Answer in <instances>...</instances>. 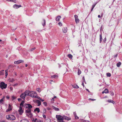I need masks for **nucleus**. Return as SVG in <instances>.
I'll return each mask as SVG.
<instances>
[{
	"mask_svg": "<svg viewBox=\"0 0 122 122\" xmlns=\"http://www.w3.org/2000/svg\"><path fill=\"white\" fill-rule=\"evenodd\" d=\"M121 64L120 62H119L117 64V66L118 67H119Z\"/></svg>",
	"mask_w": 122,
	"mask_h": 122,
	"instance_id": "obj_26",
	"label": "nucleus"
},
{
	"mask_svg": "<svg viewBox=\"0 0 122 122\" xmlns=\"http://www.w3.org/2000/svg\"><path fill=\"white\" fill-rule=\"evenodd\" d=\"M68 56V57L70 58H72V56L71 54H69L67 55Z\"/></svg>",
	"mask_w": 122,
	"mask_h": 122,
	"instance_id": "obj_28",
	"label": "nucleus"
},
{
	"mask_svg": "<svg viewBox=\"0 0 122 122\" xmlns=\"http://www.w3.org/2000/svg\"><path fill=\"white\" fill-rule=\"evenodd\" d=\"M0 75H3V74L2 72V71L0 72Z\"/></svg>",
	"mask_w": 122,
	"mask_h": 122,
	"instance_id": "obj_56",
	"label": "nucleus"
},
{
	"mask_svg": "<svg viewBox=\"0 0 122 122\" xmlns=\"http://www.w3.org/2000/svg\"><path fill=\"white\" fill-rule=\"evenodd\" d=\"M0 122H5V121L3 120H2Z\"/></svg>",
	"mask_w": 122,
	"mask_h": 122,
	"instance_id": "obj_64",
	"label": "nucleus"
},
{
	"mask_svg": "<svg viewBox=\"0 0 122 122\" xmlns=\"http://www.w3.org/2000/svg\"><path fill=\"white\" fill-rule=\"evenodd\" d=\"M53 108V109H55L56 111H58L59 110V109L58 108H56L55 107L53 106L52 107Z\"/></svg>",
	"mask_w": 122,
	"mask_h": 122,
	"instance_id": "obj_25",
	"label": "nucleus"
},
{
	"mask_svg": "<svg viewBox=\"0 0 122 122\" xmlns=\"http://www.w3.org/2000/svg\"><path fill=\"white\" fill-rule=\"evenodd\" d=\"M30 112L31 110L29 109H28L27 110H25V112L26 113H29Z\"/></svg>",
	"mask_w": 122,
	"mask_h": 122,
	"instance_id": "obj_23",
	"label": "nucleus"
},
{
	"mask_svg": "<svg viewBox=\"0 0 122 122\" xmlns=\"http://www.w3.org/2000/svg\"><path fill=\"white\" fill-rule=\"evenodd\" d=\"M56 118L57 119L58 122L63 121L64 119L63 116H61L60 115H56Z\"/></svg>",
	"mask_w": 122,
	"mask_h": 122,
	"instance_id": "obj_3",
	"label": "nucleus"
},
{
	"mask_svg": "<svg viewBox=\"0 0 122 122\" xmlns=\"http://www.w3.org/2000/svg\"><path fill=\"white\" fill-rule=\"evenodd\" d=\"M23 61H23L20 60H18V61H15L14 62V63L15 64H19L22 62H23Z\"/></svg>",
	"mask_w": 122,
	"mask_h": 122,
	"instance_id": "obj_8",
	"label": "nucleus"
},
{
	"mask_svg": "<svg viewBox=\"0 0 122 122\" xmlns=\"http://www.w3.org/2000/svg\"><path fill=\"white\" fill-rule=\"evenodd\" d=\"M21 7V5H18L17 4H15L13 6V7L15 9H17Z\"/></svg>",
	"mask_w": 122,
	"mask_h": 122,
	"instance_id": "obj_10",
	"label": "nucleus"
},
{
	"mask_svg": "<svg viewBox=\"0 0 122 122\" xmlns=\"http://www.w3.org/2000/svg\"><path fill=\"white\" fill-rule=\"evenodd\" d=\"M75 20L76 23H78L79 21V20L78 19V18L75 19Z\"/></svg>",
	"mask_w": 122,
	"mask_h": 122,
	"instance_id": "obj_31",
	"label": "nucleus"
},
{
	"mask_svg": "<svg viewBox=\"0 0 122 122\" xmlns=\"http://www.w3.org/2000/svg\"><path fill=\"white\" fill-rule=\"evenodd\" d=\"M43 104L45 106H47V104L46 102H43Z\"/></svg>",
	"mask_w": 122,
	"mask_h": 122,
	"instance_id": "obj_39",
	"label": "nucleus"
},
{
	"mask_svg": "<svg viewBox=\"0 0 122 122\" xmlns=\"http://www.w3.org/2000/svg\"><path fill=\"white\" fill-rule=\"evenodd\" d=\"M12 98L13 99V100H14V99H15V97H14L13 96L12 97Z\"/></svg>",
	"mask_w": 122,
	"mask_h": 122,
	"instance_id": "obj_60",
	"label": "nucleus"
},
{
	"mask_svg": "<svg viewBox=\"0 0 122 122\" xmlns=\"http://www.w3.org/2000/svg\"><path fill=\"white\" fill-rule=\"evenodd\" d=\"M10 115L6 116V118L7 119L10 120Z\"/></svg>",
	"mask_w": 122,
	"mask_h": 122,
	"instance_id": "obj_27",
	"label": "nucleus"
},
{
	"mask_svg": "<svg viewBox=\"0 0 122 122\" xmlns=\"http://www.w3.org/2000/svg\"><path fill=\"white\" fill-rule=\"evenodd\" d=\"M4 97L0 100V103H2L3 102L4 99Z\"/></svg>",
	"mask_w": 122,
	"mask_h": 122,
	"instance_id": "obj_29",
	"label": "nucleus"
},
{
	"mask_svg": "<svg viewBox=\"0 0 122 122\" xmlns=\"http://www.w3.org/2000/svg\"><path fill=\"white\" fill-rule=\"evenodd\" d=\"M36 90L39 92H41V90L40 88H37L36 89Z\"/></svg>",
	"mask_w": 122,
	"mask_h": 122,
	"instance_id": "obj_36",
	"label": "nucleus"
},
{
	"mask_svg": "<svg viewBox=\"0 0 122 122\" xmlns=\"http://www.w3.org/2000/svg\"><path fill=\"white\" fill-rule=\"evenodd\" d=\"M58 25H59L60 26H61L62 25V23L60 22H59V23H58Z\"/></svg>",
	"mask_w": 122,
	"mask_h": 122,
	"instance_id": "obj_49",
	"label": "nucleus"
},
{
	"mask_svg": "<svg viewBox=\"0 0 122 122\" xmlns=\"http://www.w3.org/2000/svg\"><path fill=\"white\" fill-rule=\"evenodd\" d=\"M19 113L20 115H21L23 112V111L22 109V108L21 107H20L19 109L18 110Z\"/></svg>",
	"mask_w": 122,
	"mask_h": 122,
	"instance_id": "obj_6",
	"label": "nucleus"
},
{
	"mask_svg": "<svg viewBox=\"0 0 122 122\" xmlns=\"http://www.w3.org/2000/svg\"><path fill=\"white\" fill-rule=\"evenodd\" d=\"M35 49H36V48L35 47H34V48H32L30 50V51H32L33 50H35Z\"/></svg>",
	"mask_w": 122,
	"mask_h": 122,
	"instance_id": "obj_40",
	"label": "nucleus"
},
{
	"mask_svg": "<svg viewBox=\"0 0 122 122\" xmlns=\"http://www.w3.org/2000/svg\"><path fill=\"white\" fill-rule=\"evenodd\" d=\"M73 114L74 116H76V113L75 112H73Z\"/></svg>",
	"mask_w": 122,
	"mask_h": 122,
	"instance_id": "obj_51",
	"label": "nucleus"
},
{
	"mask_svg": "<svg viewBox=\"0 0 122 122\" xmlns=\"http://www.w3.org/2000/svg\"><path fill=\"white\" fill-rule=\"evenodd\" d=\"M72 87L75 88H79L78 86L76 84H74L73 85H72Z\"/></svg>",
	"mask_w": 122,
	"mask_h": 122,
	"instance_id": "obj_22",
	"label": "nucleus"
},
{
	"mask_svg": "<svg viewBox=\"0 0 122 122\" xmlns=\"http://www.w3.org/2000/svg\"><path fill=\"white\" fill-rule=\"evenodd\" d=\"M14 81V80L13 79H12V81H11V82H13Z\"/></svg>",
	"mask_w": 122,
	"mask_h": 122,
	"instance_id": "obj_61",
	"label": "nucleus"
},
{
	"mask_svg": "<svg viewBox=\"0 0 122 122\" xmlns=\"http://www.w3.org/2000/svg\"><path fill=\"white\" fill-rule=\"evenodd\" d=\"M32 122H42L39 120H38L36 118H33L32 120Z\"/></svg>",
	"mask_w": 122,
	"mask_h": 122,
	"instance_id": "obj_7",
	"label": "nucleus"
},
{
	"mask_svg": "<svg viewBox=\"0 0 122 122\" xmlns=\"http://www.w3.org/2000/svg\"><path fill=\"white\" fill-rule=\"evenodd\" d=\"M86 90L88 92H90V91H89V90H88V89H86Z\"/></svg>",
	"mask_w": 122,
	"mask_h": 122,
	"instance_id": "obj_63",
	"label": "nucleus"
},
{
	"mask_svg": "<svg viewBox=\"0 0 122 122\" xmlns=\"http://www.w3.org/2000/svg\"><path fill=\"white\" fill-rule=\"evenodd\" d=\"M111 75V74L110 73H107V76L110 77Z\"/></svg>",
	"mask_w": 122,
	"mask_h": 122,
	"instance_id": "obj_30",
	"label": "nucleus"
},
{
	"mask_svg": "<svg viewBox=\"0 0 122 122\" xmlns=\"http://www.w3.org/2000/svg\"><path fill=\"white\" fill-rule=\"evenodd\" d=\"M81 73V71H79V69H78V75H79Z\"/></svg>",
	"mask_w": 122,
	"mask_h": 122,
	"instance_id": "obj_42",
	"label": "nucleus"
},
{
	"mask_svg": "<svg viewBox=\"0 0 122 122\" xmlns=\"http://www.w3.org/2000/svg\"><path fill=\"white\" fill-rule=\"evenodd\" d=\"M52 78H57L58 77V76L57 75H54L53 76H51Z\"/></svg>",
	"mask_w": 122,
	"mask_h": 122,
	"instance_id": "obj_21",
	"label": "nucleus"
},
{
	"mask_svg": "<svg viewBox=\"0 0 122 122\" xmlns=\"http://www.w3.org/2000/svg\"><path fill=\"white\" fill-rule=\"evenodd\" d=\"M106 37H105V38H104L103 40V41L104 43L106 42Z\"/></svg>",
	"mask_w": 122,
	"mask_h": 122,
	"instance_id": "obj_45",
	"label": "nucleus"
},
{
	"mask_svg": "<svg viewBox=\"0 0 122 122\" xmlns=\"http://www.w3.org/2000/svg\"><path fill=\"white\" fill-rule=\"evenodd\" d=\"M20 122H29V121L27 119H23L21 120Z\"/></svg>",
	"mask_w": 122,
	"mask_h": 122,
	"instance_id": "obj_13",
	"label": "nucleus"
},
{
	"mask_svg": "<svg viewBox=\"0 0 122 122\" xmlns=\"http://www.w3.org/2000/svg\"><path fill=\"white\" fill-rule=\"evenodd\" d=\"M100 43H101L102 42V33L100 35Z\"/></svg>",
	"mask_w": 122,
	"mask_h": 122,
	"instance_id": "obj_17",
	"label": "nucleus"
},
{
	"mask_svg": "<svg viewBox=\"0 0 122 122\" xmlns=\"http://www.w3.org/2000/svg\"><path fill=\"white\" fill-rule=\"evenodd\" d=\"M113 102V101L111 100H108V102H109L112 103Z\"/></svg>",
	"mask_w": 122,
	"mask_h": 122,
	"instance_id": "obj_37",
	"label": "nucleus"
},
{
	"mask_svg": "<svg viewBox=\"0 0 122 122\" xmlns=\"http://www.w3.org/2000/svg\"><path fill=\"white\" fill-rule=\"evenodd\" d=\"M18 85V84L17 83H16L14 84L13 86H17Z\"/></svg>",
	"mask_w": 122,
	"mask_h": 122,
	"instance_id": "obj_53",
	"label": "nucleus"
},
{
	"mask_svg": "<svg viewBox=\"0 0 122 122\" xmlns=\"http://www.w3.org/2000/svg\"><path fill=\"white\" fill-rule=\"evenodd\" d=\"M1 41V43L2 44H3L4 43V42L3 41H2V40L0 39V42Z\"/></svg>",
	"mask_w": 122,
	"mask_h": 122,
	"instance_id": "obj_55",
	"label": "nucleus"
},
{
	"mask_svg": "<svg viewBox=\"0 0 122 122\" xmlns=\"http://www.w3.org/2000/svg\"><path fill=\"white\" fill-rule=\"evenodd\" d=\"M34 111L35 112H37V113H39L40 112V110L39 108H36L34 110Z\"/></svg>",
	"mask_w": 122,
	"mask_h": 122,
	"instance_id": "obj_18",
	"label": "nucleus"
},
{
	"mask_svg": "<svg viewBox=\"0 0 122 122\" xmlns=\"http://www.w3.org/2000/svg\"><path fill=\"white\" fill-rule=\"evenodd\" d=\"M26 92L27 94L28 95L30 96L33 97H36L37 94L35 92H30L28 91H26Z\"/></svg>",
	"mask_w": 122,
	"mask_h": 122,
	"instance_id": "obj_1",
	"label": "nucleus"
},
{
	"mask_svg": "<svg viewBox=\"0 0 122 122\" xmlns=\"http://www.w3.org/2000/svg\"><path fill=\"white\" fill-rule=\"evenodd\" d=\"M74 17L75 19L78 18V16L76 15H74Z\"/></svg>",
	"mask_w": 122,
	"mask_h": 122,
	"instance_id": "obj_44",
	"label": "nucleus"
},
{
	"mask_svg": "<svg viewBox=\"0 0 122 122\" xmlns=\"http://www.w3.org/2000/svg\"><path fill=\"white\" fill-rule=\"evenodd\" d=\"M82 79L83 80V81H82V85L84 87V84L83 83V81H84V76H83L82 77Z\"/></svg>",
	"mask_w": 122,
	"mask_h": 122,
	"instance_id": "obj_38",
	"label": "nucleus"
},
{
	"mask_svg": "<svg viewBox=\"0 0 122 122\" xmlns=\"http://www.w3.org/2000/svg\"><path fill=\"white\" fill-rule=\"evenodd\" d=\"M36 102L38 104V106H40L41 104V102L39 100H36Z\"/></svg>",
	"mask_w": 122,
	"mask_h": 122,
	"instance_id": "obj_16",
	"label": "nucleus"
},
{
	"mask_svg": "<svg viewBox=\"0 0 122 122\" xmlns=\"http://www.w3.org/2000/svg\"><path fill=\"white\" fill-rule=\"evenodd\" d=\"M100 15H98V17L99 18H100Z\"/></svg>",
	"mask_w": 122,
	"mask_h": 122,
	"instance_id": "obj_62",
	"label": "nucleus"
},
{
	"mask_svg": "<svg viewBox=\"0 0 122 122\" xmlns=\"http://www.w3.org/2000/svg\"><path fill=\"white\" fill-rule=\"evenodd\" d=\"M63 32L65 33H66L67 31V29L66 27H63L62 29Z\"/></svg>",
	"mask_w": 122,
	"mask_h": 122,
	"instance_id": "obj_11",
	"label": "nucleus"
},
{
	"mask_svg": "<svg viewBox=\"0 0 122 122\" xmlns=\"http://www.w3.org/2000/svg\"><path fill=\"white\" fill-rule=\"evenodd\" d=\"M24 107H25L26 108L30 109L32 107V106L30 104H25L24 105Z\"/></svg>",
	"mask_w": 122,
	"mask_h": 122,
	"instance_id": "obj_5",
	"label": "nucleus"
},
{
	"mask_svg": "<svg viewBox=\"0 0 122 122\" xmlns=\"http://www.w3.org/2000/svg\"><path fill=\"white\" fill-rule=\"evenodd\" d=\"M28 95L27 94V92H26V91L25 92L23 93H22L20 96V97L23 99H24L25 97L27 95Z\"/></svg>",
	"mask_w": 122,
	"mask_h": 122,
	"instance_id": "obj_4",
	"label": "nucleus"
},
{
	"mask_svg": "<svg viewBox=\"0 0 122 122\" xmlns=\"http://www.w3.org/2000/svg\"><path fill=\"white\" fill-rule=\"evenodd\" d=\"M18 100L19 101H21V100L20 98H19L18 99Z\"/></svg>",
	"mask_w": 122,
	"mask_h": 122,
	"instance_id": "obj_58",
	"label": "nucleus"
},
{
	"mask_svg": "<svg viewBox=\"0 0 122 122\" xmlns=\"http://www.w3.org/2000/svg\"><path fill=\"white\" fill-rule=\"evenodd\" d=\"M61 17L60 16H58L56 18V21H59L60 19L61 18Z\"/></svg>",
	"mask_w": 122,
	"mask_h": 122,
	"instance_id": "obj_19",
	"label": "nucleus"
},
{
	"mask_svg": "<svg viewBox=\"0 0 122 122\" xmlns=\"http://www.w3.org/2000/svg\"><path fill=\"white\" fill-rule=\"evenodd\" d=\"M26 115L28 116V117H31L32 116V115L31 113V112H30V113H26Z\"/></svg>",
	"mask_w": 122,
	"mask_h": 122,
	"instance_id": "obj_15",
	"label": "nucleus"
},
{
	"mask_svg": "<svg viewBox=\"0 0 122 122\" xmlns=\"http://www.w3.org/2000/svg\"><path fill=\"white\" fill-rule=\"evenodd\" d=\"M11 109V106L10 105H9L8 108L6 110V112H8L10 111Z\"/></svg>",
	"mask_w": 122,
	"mask_h": 122,
	"instance_id": "obj_14",
	"label": "nucleus"
},
{
	"mask_svg": "<svg viewBox=\"0 0 122 122\" xmlns=\"http://www.w3.org/2000/svg\"><path fill=\"white\" fill-rule=\"evenodd\" d=\"M35 98H38V99H41L40 97L37 96V95H36V97H35Z\"/></svg>",
	"mask_w": 122,
	"mask_h": 122,
	"instance_id": "obj_47",
	"label": "nucleus"
},
{
	"mask_svg": "<svg viewBox=\"0 0 122 122\" xmlns=\"http://www.w3.org/2000/svg\"><path fill=\"white\" fill-rule=\"evenodd\" d=\"M47 110H50L51 109V108L49 107H47Z\"/></svg>",
	"mask_w": 122,
	"mask_h": 122,
	"instance_id": "obj_54",
	"label": "nucleus"
},
{
	"mask_svg": "<svg viewBox=\"0 0 122 122\" xmlns=\"http://www.w3.org/2000/svg\"><path fill=\"white\" fill-rule=\"evenodd\" d=\"M15 117L14 116L10 115V120H14L15 119Z\"/></svg>",
	"mask_w": 122,
	"mask_h": 122,
	"instance_id": "obj_9",
	"label": "nucleus"
},
{
	"mask_svg": "<svg viewBox=\"0 0 122 122\" xmlns=\"http://www.w3.org/2000/svg\"><path fill=\"white\" fill-rule=\"evenodd\" d=\"M89 100H91L93 101L96 100L95 99H92L90 98H89Z\"/></svg>",
	"mask_w": 122,
	"mask_h": 122,
	"instance_id": "obj_52",
	"label": "nucleus"
},
{
	"mask_svg": "<svg viewBox=\"0 0 122 122\" xmlns=\"http://www.w3.org/2000/svg\"><path fill=\"white\" fill-rule=\"evenodd\" d=\"M64 118L66 120L69 121L71 119V118L70 117H68L66 116H63Z\"/></svg>",
	"mask_w": 122,
	"mask_h": 122,
	"instance_id": "obj_12",
	"label": "nucleus"
},
{
	"mask_svg": "<svg viewBox=\"0 0 122 122\" xmlns=\"http://www.w3.org/2000/svg\"><path fill=\"white\" fill-rule=\"evenodd\" d=\"M105 93H108V90L107 89H106L105 90Z\"/></svg>",
	"mask_w": 122,
	"mask_h": 122,
	"instance_id": "obj_33",
	"label": "nucleus"
},
{
	"mask_svg": "<svg viewBox=\"0 0 122 122\" xmlns=\"http://www.w3.org/2000/svg\"><path fill=\"white\" fill-rule=\"evenodd\" d=\"M75 117V118L76 119H79V117L77 116V115L76 116H74Z\"/></svg>",
	"mask_w": 122,
	"mask_h": 122,
	"instance_id": "obj_43",
	"label": "nucleus"
},
{
	"mask_svg": "<svg viewBox=\"0 0 122 122\" xmlns=\"http://www.w3.org/2000/svg\"><path fill=\"white\" fill-rule=\"evenodd\" d=\"M40 100L42 102H43L44 101V100L41 98Z\"/></svg>",
	"mask_w": 122,
	"mask_h": 122,
	"instance_id": "obj_59",
	"label": "nucleus"
},
{
	"mask_svg": "<svg viewBox=\"0 0 122 122\" xmlns=\"http://www.w3.org/2000/svg\"><path fill=\"white\" fill-rule=\"evenodd\" d=\"M25 101H22L21 102V103L20 104V107H21L23 106V104L24 103Z\"/></svg>",
	"mask_w": 122,
	"mask_h": 122,
	"instance_id": "obj_24",
	"label": "nucleus"
},
{
	"mask_svg": "<svg viewBox=\"0 0 122 122\" xmlns=\"http://www.w3.org/2000/svg\"><path fill=\"white\" fill-rule=\"evenodd\" d=\"M42 24L43 26H44L46 25V21L45 20L43 19L42 20Z\"/></svg>",
	"mask_w": 122,
	"mask_h": 122,
	"instance_id": "obj_20",
	"label": "nucleus"
},
{
	"mask_svg": "<svg viewBox=\"0 0 122 122\" xmlns=\"http://www.w3.org/2000/svg\"><path fill=\"white\" fill-rule=\"evenodd\" d=\"M110 93H111V95L113 96V95H114V93L113 92L111 91L110 92Z\"/></svg>",
	"mask_w": 122,
	"mask_h": 122,
	"instance_id": "obj_41",
	"label": "nucleus"
},
{
	"mask_svg": "<svg viewBox=\"0 0 122 122\" xmlns=\"http://www.w3.org/2000/svg\"><path fill=\"white\" fill-rule=\"evenodd\" d=\"M5 76L7 77L8 75V70L7 69L5 71Z\"/></svg>",
	"mask_w": 122,
	"mask_h": 122,
	"instance_id": "obj_32",
	"label": "nucleus"
},
{
	"mask_svg": "<svg viewBox=\"0 0 122 122\" xmlns=\"http://www.w3.org/2000/svg\"><path fill=\"white\" fill-rule=\"evenodd\" d=\"M43 117L45 119H46V116L45 115H44V114H43Z\"/></svg>",
	"mask_w": 122,
	"mask_h": 122,
	"instance_id": "obj_46",
	"label": "nucleus"
},
{
	"mask_svg": "<svg viewBox=\"0 0 122 122\" xmlns=\"http://www.w3.org/2000/svg\"><path fill=\"white\" fill-rule=\"evenodd\" d=\"M85 38L86 39L88 38V35L87 34H85Z\"/></svg>",
	"mask_w": 122,
	"mask_h": 122,
	"instance_id": "obj_48",
	"label": "nucleus"
},
{
	"mask_svg": "<svg viewBox=\"0 0 122 122\" xmlns=\"http://www.w3.org/2000/svg\"><path fill=\"white\" fill-rule=\"evenodd\" d=\"M46 112V109L44 108L43 110V114L45 113Z\"/></svg>",
	"mask_w": 122,
	"mask_h": 122,
	"instance_id": "obj_35",
	"label": "nucleus"
},
{
	"mask_svg": "<svg viewBox=\"0 0 122 122\" xmlns=\"http://www.w3.org/2000/svg\"><path fill=\"white\" fill-rule=\"evenodd\" d=\"M95 5H92V8L91 10V12L92 11L94 8V7H95Z\"/></svg>",
	"mask_w": 122,
	"mask_h": 122,
	"instance_id": "obj_34",
	"label": "nucleus"
},
{
	"mask_svg": "<svg viewBox=\"0 0 122 122\" xmlns=\"http://www.w3.org/2000/svg\"><path fill=\"white\" fill-rule=\"evenodd\" d=\"M10 89L11 90H13V88L11 87H10Z\"/></svg>",
	"mask_w": 122,
	"mask_h": 122,
	"instance_id": "obj_57",
	"label": "nucleus"
},
{
	"mask_svg": "<svg viewBox=\"0 0 122 122\" xmlns=\"http://www.w3.org/2000/svg\"><path fill=\"white\" fill-rule=\"evenodd\" d=\"M118 55V54H116L114 56V58L116 57Z\"/></svg>",
	"mask_w": 122,
	"mask_h": 122,
	"instance_id": "obj_50",
	"label": "nucleus"
},
{
	"mask_svg": "<svg viewBox=\"0 0 122 122\" xmlns=\"http://www.w3.org/2000/svg\"><path fill=\"white\" fill-rule=\"evenodd\" d=\"M7 86V84H5L3 82H1L0 85V87L2 89H5Z\"/></svg>",
	"mask_w": 122,
	"mask_h": 122,
	"instance_id": "obj_2",
	"label": "nucleus"
}]
</instances>
